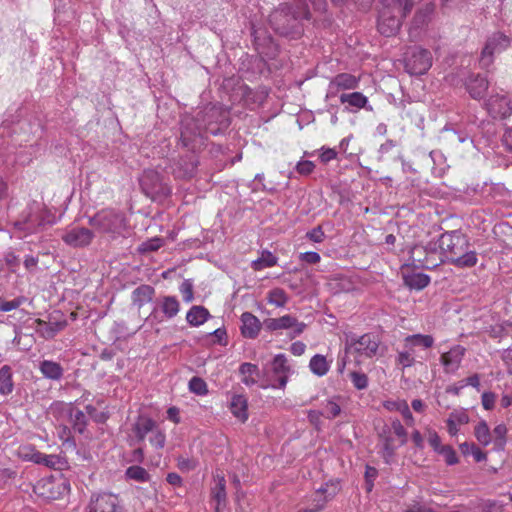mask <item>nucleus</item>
I'll list each match as a JSON object with an SVG mask.
<instances>
[{
    "mask_svg": "<svg viewBox=\"0 0 512 512\" xmlns=\"http://www.w3.org/2000/svg\"><path fill=\"white\" fill-rule=\"evenodd\" d=\"M435 242L444 261L450 262L455 267L471 268L477 264V254L470 249L468 238L461 232L457 230L445 232Z\"/></svg>",
    "mask_w": 512,
    "mask_h": 512,
    "instance_id": "1",
    "label": "nucleus"
},
{
    "mask_svg": "<svg viewBox=\"0 0 512 512\" xmlns=\"http://www.w3.org/2000/svg\"><path fill=\"white\" fill-rule=\"evenodd\" d=\"M310 19L307 1L298 5L281 4L269 15V22L274 31L283 36L300 33V21Z\"/></svg>",
    "mask_w": 512,
    "mask_h": 512,
    "instance_id": "2",
    "label": "nucleus"
},
{
    "mask_svg": "<svg viewBox=\"0 0 512 512\" xmlns=\"http://www.w3.org/2000/svg\"><path fill=\"white\" fill-rule=\"evenodd\" d=\"M89 224L100 234L116 239L124 235L127 219L124 213L114 209H103L89 218Z\"/></svg>",
    "mask_w": 512,
    "mask_h": 512,
    "instance_id": "3",
    "label": "nucleus"
},
{
    "mask_svg": "<svg viewBox=\"0 0 512 512\" xmlns=\"http://www.w3.org/2000/svg\"><path fill=\"white\" fill-rule=\"evenodd\" d=\"M379 439L382 444V457L385 463L390 464L396 450L408 442V433L399 419H392L385 424L380 432Z\"/></svg>",
    "mask_w": 512,
    "mask_h": 512,
    "instance_id": "4",
    "label": "nucleus"
},
{
    "mask_svg": "<svg viewBox=\"0 0 512 512\" xmlns=\"http://www.w3.org/2000/svg\"><path fill=\"white\" fill-rule=\"evenodd\" d=\"M512 43V37L501 31H494L486 37L479 64L483 69H488L495 60V57L505 52Z\"/></svg>",
    "mask_w": 512,
    "mask_h": 512,
    "instance_id": "5",
    "label": "nucleus"
},
{
    "mask_svg": "<svg viewBox=\"0 0 512 512\" xmlns=\"http://www.w3.org/2000/svg\"><path fill=\"white\" fill-rule=\"evenodd\" d=\"M411 264L418 269H434L444 262L434 241L426 245H414L410 250Z\"/></svg>",
    "mask_w": 512,
    "mask_h": 512,
    "instance_id": "6",
    "label": "nucleus"
},
{
    "mask_svg": "<svg viewBox=\"0 0 512 512\" xmlns=\"http://www.w3.org/2000/svg\"><path fill=\"white\" fill-rule=\"evenodd\" d=\"M197 119L200 120L205 132L214 136L221 134L230 125L228 113L216 105L206 106L200 110Z\"/></svg>",
    "mask_w": 512,
    "mask_h": 512,
    "instance_id": "7",
    "label": "nucleus"
},
{
    "mask_svg": "<svg viewBox=\"0 0 512 512\" xmlns=\"http://www.w3.org/2000/svg\"><path fill=\"white\" fill-rule=\"evenodd\" d=\"M51 411L56 417H67L75 432L83 434L86 431L87 416L72 403L54 402L51 405Z\"/></svg>",
    "mask_w": 512,
    "mask_h": 512,
    "instance_id": "8",
    "label": "nucleus"
},
{
    "mask_svg": "<svg viewBox=\"0 0 512 512\" xmlns=\"http://www.w3.org/2000/svg\"><path fill=\"white\" fill-rule=\"evenodd\" d=\"M379 348V341L370 333L360 337L350 336L345 343V352L347 354H358L371 358L376 355Z\"/></svg>",
    "mask_w": 512,
    "mask_h": 512,
    "instance_id": "9",
    "label": "nucleus"
},
{
    "mask_svg": "<svg viewBox=\"0 0 512 512\" xmlns=\"http://www.w3.org/2000/svg\"><path fill=\"white\" fill-rule=\"evenodd\" d=\"M432 66V55L427 49L413 47L407 53L405 69L411 75H423Z\"/></svg>",
    "mask_w": 512,
    "mask_h": 512,
    "instance_id": "10",
    "label": "nucleus"
},
{
    "mask_svg": "<svg viewBox=\"0 0 512 512\" xmlns=\"http://www.w3.org/2000/svg\"><path fill=\"white\" fill-rule=\"evenodd\" d=\"M205 134L207 133L197 116H186L182 119L180 139L183 146L194 149L198 142L202 143Z\"/></svg>",
    "mask_w": 512,
    "mask_h": 512,
    "instance_id": "11",
    "label": "nucleus"
},
{
    "mask_svg": "<svg viewBox=\"0 0 512 512\" xmlns=\"http://www.w3.org/2000/svg\"><path fill=\"white\" fill-rule=\"evenodd\" d=\"M86 512H124V507L116 494L102 492L91 495Z\"/></svg>",
    "mask_w": 512,
    "mask_h": 512,
    "instance_id": "12",
    "label": "nucleus"
},
{
    "mask_svg": "<svg viewBox=\"0 0 512 512\" xmlns=\"http://www.w3.org/2000/svg\"><path fill=\"white\" fill-rule=\"evenodd\" d=\"M140 186L143 192L154 198L155 196H167L171 193L168 185L163 183L161 175L155 170H145L140 178Z\"/></svg>",
    "mask_w": 512,
    "mask_h": 512,
    "instance_id": "13",
    "label": "nucleus"
},
{
    "mask_svg": "<svg viewBox=\"0 0 512 512\" xmlns=\"http://www.w3.org/2000/svg\"><path fill=\"white\" fill-rule=\"evenodd\" d=\"M271 370L276 379L274 383L263 388L271 387L273 389H285L290 374L293 372L292 368L288 364V360L285 354H277L272 360Z\"/></svg>",
    "mask_w": 512,
    "mask_h": 512,
    "instance_id": "14",
    "label": "nucleus"
},
{
    "mask_svg": "<svg viewBox=\"0 0 512 512\" xmlns=\"http://www.w3.org/2000/svg\"><path fill=\"white\" fill-rule=\"evenodd\" d=\"M48 213L44 211L29 212L23 220L15 222V227L27 234L36 233L46 225H52L53 220L47 219Z\"/></svg>",
    "mask_w": 512,
    "mask_h": 512,
    "instance_id": "15",
    "label": "nucleus"
},
{
    "mask_svg": "<svg viewBox=\"0 0 512 512\" xmlns=\"http://www.w3.org/2000/svg\"><path fill=\"white\" fill-rule=\"evenodd\" d=\"M264 325L269 331L293 329L291 338L301 335L306 328L305 323L298 322L297 319L291 315H284L279 318H269L264 321Z\"/></svg>",
    "mask_w": 512,
    "mask_h": 512,
    "instance_id": "16",
    "label": "nucleus"
},
{
    "mask_svg": "<svg viewBox=\"0 0 512 512\" xmlns=\"http://www.w3.org/2000/svg\"><path fill=\"white\" fill-rule=\"evenodd\" d=\"M94 238V232L86 227L73 226L66 230L62 240L74 248L88 246Z\"/></svg>",
    "mask_w": 512,
    "mask_h": 512,
    "instance_id": "17",
    "label": "nucleus"
},
{
    "mask_svg": "<svg viewBox=\"0 0 512 512\" xmlns=\"http://www.w3.org/2000/svg\"><path fill=\"white\" fill-rule=\"evenodd\" d=\"M485 109L493 118H506L511 115L510 101L504 94H492L484 102Z\"/></svg>",
    "mask_w": 512,
    "mask_h": 512,
    "instance_id": "18",
    "label": "nucleus"
},
{
    "mask_svg": "<svg viewBox=\"0 0 512 512\" xmlns=\"http://www.w3.org/2000/svg\"><path fill=\"white\" fill-rule=\"evenodd\" d=\"M358 86V77L349 73H340L333 77L329 82L326 97H334L340 90H352L358 88Z\"/></svg>",
    "mask_w": 512,
    "mask_h": 512,
    "instance_id": "19",
    "label": "nucleus"
},
{
    "mask_svg": "<svg viewBox=\"0 0 512 512\" xmlns=\"http://www.w3.org/2000/svg\"><path fill=\"white\" fill-rule=\"evenodd\" d=\"M466 349L461 345L453 346L448 352L440 357V362L444 367V371L449 374L455 373L463 360Z\"/></svg>",
    "mask_w": 512,
    "mask_h": 512,
    "instance_id": "20",
    "label": "nucleus"
},
{
    "mask_svg": "<svg viewBox=\"0 0 512 512\" xmlns=\"http://www.w3.org/2000/svg\"><path fill=\"white\" fill-rule=\"evenodd\" d=\"M489 87V81L481 74L471 73L465 81V88L470 97L475 100L482 99Z\"/></svg>",
    "mask_w": 512,
    "mask_h": 512,
    "instance_id": "21",
    "label": "nucleus"
},
{
    "mask_svg": "<svg viewBox=\"0 0 512 512\" xmlns=\"http://www.w3.org/2000/svg\"><path fill=\"white\" fill-rule=\"evenodd\" d=\"M342 104H347L345 111L357 112L360 109L373 111L371 105H368V98L361 92L342 93L339 97Z\"/></svg>",
    "mask_w": 512,
    "mask_h": 512,
    "instance_id": "22",
    "label": "nucleus"
},
{
    "mask_svg": "<svg viewBox=\"0 0 512 512\" xmlns=\"http://www.w3.org/2000/svg\"><path fill=\"white\" fill-rule=\"evenodd\" d=\"M241 334L245 338L254 339L261 330L260 320L250 312H244L241 315Z\"/></svg>",
    "mask_w": 512,
    "mask_h": 512,
    "instance_id": "23",
    "label": "nucleus"
},
{
    "mask_svg": "<svg viewBox=\"0 0 512 512\" xmlns=\"http://www.w3.org/2000/svg\"><path fill=\"white\" fill-rule=\"evenodd\" d=\"M384 407L389 411H397L399 415L403 416V419L407 426H414L415 419L410 411L409 405L405 400H390L384 402Z\"/></svg>",
    "mask_w": 512,
    "mask_h": 512,
    "instance_id": "24",
    "label": "nucleus"
},
{
    "mask_svg": "<svg viewBox=\"0 0 512 512\" xmlns=\"http://www.w3.org/2000/svg\"><path fill=\"white\" fill-rule=\"evenodd\" d=\"M154 294L155 289L152 286L146 284L140 285L132 291V303L140 309L145 304L152 301Z\"/></svg>",
    "mask_w": 512,
    "mask_h": 512,
    "instance_id": "25",
    "label": "nucleus"
},
{
    "mask_svg": "<svg viewBox=\"0 0 512 512\" xmlns=\"http://www.w3.org/2000/svg\"><path fill=\"white\" fill-rule=\"evenodd\" d=\"M157 423L150 417L140 415L133 424V432L139 441H143L148 433L154 431Z\"/></svg>",
    "mask_w": 512,
    "mask_h": 512,
    "instance_id": "26",
    "label": "nucleus"
},
{
    "mask_svg": "<svg viewBox=\"0 0 512 512\" xmlns=\"http://www.w3.org/2000/svg\"><path fill=\"white\" fill-rule=\"evenodd\" d=\"M231 413L240 421L245 422L248 419V401L244 395H233L230 403Z\"/></svg>",
    "mask_w": 512,
    "mask_h": 512,
    "instance_id": "27",
    "label": "nucleus"
},
{
    "mask_svg": "<svg viewBox=\"0 0 512 512\" xmlns=\"http://www.w3.org/2000/svg\"><path fill=\"white\" fill-rule=\"evenodd\" d=\"M39 370L42 375L50 380L58 381L63 377L62 366L52 360H43L39 364Z\"/></svg>",
    "mask_w": 512,
    "mask_h": 512,
    "instance_id": "28",
    "label": "nucleus"
},
{
    "mask_svg": "<svg viewBox=\"0 0 512 512\" xmlns=\"http://www.w3.org/2000/svg\"><path fill=\"white\" fill-rule=\"evenodd\" d=\"M434 10L435 5L432 2H428L420 7L413 17L412 27L418 29L425 26L430 21Z\"/></svg>",
    "mask_w": 512,
    "mask_h": 512,
    "instance_id": "29",
    "label": "nucleus"
},
{
    "mask_svg": "<svg viewBox=\"0 0 512 512\" xmlns=\"http://www.w3.org/2000/svg\"><path fill=\"white\" fill-rule=\"evenodd\" d=\"M239 373L242 375V383L250 387L257 383L260 370L256 364L244 362L239 367Z\"/></svg>",
    "mask_w": 512,
    "mask_h": 512,
    "instance_id": "30",
    "label": "nucleus"
},
{
    "mask_svg": "<svg viewBox=\"0 0 512 512\" xmlns=\"http://www.w3.org/2000/svg\"><path fill=\"white\" fill-rule=\"evenodd\" d=\"M158 308L167 319H172L178 314L180 303L175 296H164L158 302Z\"/></svg>",
    "mask_w": 512,
    "mask_h": 512,
    "instance_id": "31",
    "label": "nucleus"
},
{
    "mask_svg": "<svg viewBox=\"0 0 512 512\" xmlns=\"http://www.w3.org/2000/svg\"><path fill=\"white\" fill-rule=\"evenodd\" d=\"M29 460L35 464L44 465L48 468L55 469L61 464V458L55 454H45L39 451H33Z\"/></svg>",
    "mask_w": 512,
    "mask_h": 512,
    "instance_id": "32",
    "label": "nucleus"
},
{
    "mask_svg": "<svg viewBox=\"0 0 512 512\" xmlns=\"http://www.w3.org/2000/svg\"><path fill=\"white\" fill-rule=\"evenodd\" d=\"M404 344L405 347L410 350H413V348L416 346L428 349L434 345V338L431 335L413 334L408 335L404 339Z\"/></svg>",
    "mask_w": 512,
    "mask_h": 512,
    "instance_id": "33",
    "label": "nucleus"
},
{
    "mask_svg": "<svg viewBox=\"0 0 512 512\" xmlns=\"http://www.w3.org/2000/svg\"><path fill=\"white\" fill-rule=\"evenodd\" d=\"M209 317V311L203 306H192L186 314L187 322L194 327L202 325Z\"/></svg>",
    "mask_w": 512,
    "mask_h": 512,
    "instance_id": "34",
    "label": "nucleus"
},
{
    "mask_svg": "<svg viewBox=\"0 0 512 512\" xmlns=\"http://www.w3.org/2000/svg\"><path fill=\"white\" fill-rule=\"evenodd\" d=\"M215 485L212 488V497L216 500L217 505L215 507L216 511H219L220 505L226 500V481L224 476L216 475L214 477Z\"/></svg>",
    "mask_w": 512,
    "mask_h": 512,
    "instance_id": "35",
    "label": "nucleus"
},
{
    "mask_svg": "<svg viewBox=\"0 0 512 512\" xmlns=\"http://www.w3.org/2000/svg\"><path fill=\"white\" fill-rule=\"evenodd\" d=\"M404 283L410 289L422 290L430 283V277L424 273H412L404 276Z\"/></svg>",
    "mask_w": 512,
    "mask_h": 512,
    "instance_id": "36",
    "label": "nucleus"
},
{
    "mask_svg": "<svg viewBox=\"0 0 512 512\" xmlns=\"http://www.w3.org/2000/svg\"><path fill=\"white\" fill-rule=\"evenodd\" d=\"M474 436L477 441L484 447L492 442V433L485 420L479 421L474 427Z\"/></svg>",
    "mask_w": 512,
    "mask_h": 512,
    "instance_id": "37",
    "label": "nucleus"
},
{
    "mask_svg": "<svg viewBox=\"0 0 512 512\" xmlns=\"http://www.w3.org/2000/svg\"><path fill=\"white\" fill-rule=\"evenodd\" d=\"M309 368L313 374L318 377H322L328 373L330 365L325 356L316 354L311 358Z\"/></svg>",
    "mask_w": 512,
    "mask_h": 512,
    "instance_id": "38",
    "label": "nucleus"
},
{
    "mask_svg": "<svg viewBox=\"0 0 512 512\" xmlns=\"http://www.w3.org/2000/svg\"><path fill=\"white\" fill-rule=\"evenodd\" d=\"M124 475L126 480H133L140 483L148 482L151 478L148 471L145 468L138 465L129 466L125 470Z\"/></svg>",
    "mask_w": 512,
    "mask_h": 512,
    "instance_id": "39",
    "label": "nucleus"
},
{
    "mask_svg": "<svg viewBox=\"0 0 512 512\" xmlns=\"http://www.w3.org/2000/svg\"><path fill=\"white\" fill-rule=\"evenodd\" d=\"M276 264H277V257H275L269 251H263L259 258L252 261L251 267L255 271H260L265 268L275 266Z\"/></svg>",
    "mask_w": 512,
    "mask_h": 512,
    "instance_id": "40",
    "label": "nucleus"
},
{
    "mask_svg": "<svg viewBox=\"0 0 512 512\" xmlns=\"http://www.w3.org/2000/svg\"><path fill=\"white\" fill-rule=\"evenodd\" d=\"M13 390L12 372L7 365L0 369V394L8 395Z\"/></svg>",
    "mask_w": 512,
    "mask_h": 512,
    "instance_id": "41",
    "label": "nucleus"
},
{
    "mask_svg": "<svg viewBox=\"0 0 512 512\" xmlns=\"http://www.w3.org/2000/svg\"><path fill=\"white\" fill-rule=\"evenodd\" d=\"M39 325H43L42 336L46 339H52L59 331L64 329L66 322H49L46 323L43 320L38 321Z\"/></svg>",
    "mask_w": 512,
    "mask_h": 512,
    "instance_id": "42",
    "label": "nucleus"
},
{
    "mask_svg": "<svg viewBox=\"0 0 512 512\" xmlns=\"http://www.w3.org/2000/svg\"><path fill=\"white\" fill-rule=\"evenodd\" d=\"M288 301L286 292L281 288H274L268 293V302L276 307H283Z\"/></svg>",
    "mask_w": 512,
    "mask_h": 512,
    "instance_id": "43",
    "label": "nucleus"
},
{
    "mask_svg": "<svg viewBox=\"0 0 512 512\" xmlns=\"http://www.w3.org/2000/svg\"><path fill=\"white\" fill-rule=\"evenodd\" d=\"M508 429L505 424L501 423L494 427L493 435H494V444L498 450H503L506 445V435Z\"/></svg>",
    "mask_w": 512,
    "mask_h": 512,
    "instance_id": "44",
    "label": "nucleus"
},
{
    "mask_svg": "<svg viewBox=\"0 0 512 512\" xmlns=\"http://www.w3.org/2000/svg\"><path fill=\"white\" fill-rule=\"evenodd\" d=\"M471 448V454L476 462H482L487 459V454L483 452L475 443L464 442L460 444V450L464 455H468V448Z\"/></svg>",
    "mask_w": 512,
    "mask_h": 512,
    "instance_id": "45",
    "label": "nucleus"
},
{
    "mask_svg": "<svg viewBox=\"0 0 512 512\" xmlns=\"http://www.w3.org/2000/svg\"><path fill=\"white\" fill-rule=\"evenodd\" d=\"M189 390L199 396L206 395L208 393V388L206 382L197 376H194L189 381Z\"/></svg>",
    "mask_w": 512,
    "mask_h": 512,
    "instance_id": "46",
    "label": "nucleus"
},
{
    "mask_svg": "<svg viewBox=\"0 0 512 512\" xmlns=\"http://www.w3.org/2000/svg\"><path fill=\"white\" fill-rule=\"evenodd\" d=\"M349 377H350V380H351L353 386L357 390H364L368 387L369 380L365 373L360 372V371H352L349 374Z\"/></svg>",
    "mask_w": 512,
    "mask_h": 512,
    "instance_id": "47",
    "label": "nucleus"
},
{
    "mask_svg": "<svg viewBox=\"0 0 512 512\" xmlns=\"http://www.w3.org/2000/svg\"><path fill=\"white\" fill-rule=\"evenodd\" d=\"M322 413L327 419H334L340 415L341 407L335 400L331 399L326 402Z\"/></svg>",
    "mask_w": 512,
    "mask_h": 512,
    "instance_id": "48",
    "label": "nucleus"
},
{
    "mask_svg": "<svg viewBox=\"0 0 512 512\" xmlns=\"http://www.w3.org/2000/svg\"><path fill=\"white\" fill-rule=\"evenodd\" d=\"M152 435L149 438V442L152 446H154L156 449H162L165 446L166 442V435L164 431L158 428V426L155 427L154 431L151 432Z\"/></svg>",
    "mask_w": 512,
    "mask_h": 512,
    "instance_id": "49",
    "label": "nucleus"
},
{
    "mask_svg": "<svg viewBox=\"0 0 512 512\" xmlns=\"http://www.w3.org/2000/svg\"><path fill=\"white\" fill-rule=\"evenodd\" d=\"M164 241L162 238L154 237L145 242H143L140 246V251L142 252H153L157 251L162 247Z\"/></svg>",
    "mask_w": 512,
    "mask_h": 512,
    "instance_id": "50",
    "label": "nucleus"
},
{
    "mask_svg": "<svg viewBox=\"0 0 512 512\" xmlns=\"http://www.w3.org/2000/svg\"><path fill=\"white\" fill-rule=\"evenodd\" d=\"M413 350L401 351L398 353L397 361L404 368L411 367L415 363V359L412 354Z\"/></svg>",
    "mask_w": 512,
    "mask_h": 512,
    "instance_id": "51",
    "label": "nucleus"
},
{
    "mask_svg": "<svg viewBox=\"0 0 512 512\" xmlns=\"http://www.w3.org/2000/svg\"><path fill=\"white\" fill-rule=\"evenodd\" d=\"M58 435L64 445L75 447V441L72 438L71 430L67 426L58 427Z\"/></svg>",
    "mask_w": 512,
    "mask_h": 512,
    "instance_id": "52",
    "label": "nucleus"
},
{
    "mask_svg": "<svg viewBox=\"0 0 512 512\" xmlns=\"http://www.w3.org/2000/svg\"><path fill=\"white\" fill-rule=\"evenodd\" d=\"M439 453L444 456L445 461L448 465H454L458 462L456 452L450 446H442L441 449L439 450Z\"/></svg>",
    "mask_w": 512,
    "mask_h": 512,
    "instance_id": "53",
    "label": "nucleus"
},
{
    "mask_svg": "<svg viewBox=\"0 0 512 512\" xmlns=\"http://www.w3.org/2000/svg\"><path fill=\"white\" fill-rule=\"evenodd\" d=\"M23 303V298H15L13 300H1L0 299V311L10 312L17 309Z\"/></svg>",
    "mask_w": 512,
    "mask_h": 512,
    "instance_id": "54",
    "label": "nucleus"
},
{
    "mask_svg": "<svg viewBox=\"0 0 512 512\" xmlns=\"http://www.w3.org/2000/svg\"><path fill=\"white\" fill-rule=\"evenodd\" d=\"M179 289L185 302L193 300V284L190 280H185Z\"/></svg>",
    "mask_w": 512,
    "mask_h": 512,
    "instance_id": "55",
    "label": "nucleus"
},
{
    "mask_svg": "<svg viewBox=\"0 0 512 512\" xmlns=\"http://www.w3.org/2000/svg\"><path fill=\"white\" fill-rule=\"evenodd\" d=\"M86 414L97 423L104 422L106 417L103 412H99L97 408L91 404L85 406Z\"/></svg>",
    "mask_w": 512,
    "mask_h": 512,
    "instance_id": "56",
    "label": "nucleus"
},
{
    "mask_svg": "<svg viewBox=\"0 0 512 512\" xmlns=\"http://www.w3.org/2000/svg\"><path fill=\"white\" fill-rule=\"evenodd\" d=\"M496 401V394L491 391H486L481 396V403L485 410H492Z\"/></svg>",
    "mask_w": 512,
    "mask_h": 512,
    "instance_id": "57",
    "label": "nucleus"
},
{
    "mask_svg": "<svg viewBox=\"0 0 512 512\" xmlns=\"http://www.w3.org/2000/svg\"><path fill=\"white\" fill-rule=\"evenodd\" d=\"M314 168H315L314 163L309 160L300 161L296 165V170L301 175L311 174L313 172Z\"/></svg>",
    "mask_w": 512,
    "mask_h": 512,
    "instance_id": "58",
    "label": "nucleus"
},
{
    "mask_svg": "<svg viewBox=\"0 0 512 512\" xmlns=\"http://www.w3.org/2000/svg\"><path fill=\"white\" fill-rule=\"evenodd\" d=\"M306 236L309 240H311L312 242H315V243H321L325 238V234H324L321 226H317V227L313 228L312 230L307 232Z\"/></svg>",
    "mask_w": 512,
    "mask_h": 512,
    "instance_id": "59",
    "label": "nucleus"
},
{
    "mask_svg": "<svg viewBox=\"0 0 512 512\" xmlns=\"http://www.w3.org/2000/svg\"><path fill=\"white\" fill-rule=\"evenodd\" d=\"M209 336L215 337L214 344L226 345L227 344V333L225 328H217L209 334Z\"/></svg>",
    "mask_w": 512,
    "mask_h": 512,
    "instance_id": "60",
    "label": "nucleus"
},
{
    "mask_svg": "<svg viewBox=\"0 0 512 512\" xmlns=\"http://www.w3.org/2000/svg\"><path fill=\"white\" fill-rule=\"evenodd\" d=\"M320 151H321V153H320V160L323 163H328V162L334 160L337 157V152L333 148H328V147H324L323 146L320 149Z\"/></svg>",
    "mask_w": 512,
    "mask_h": 512,
    "instance_id": "61",
    "label": "nucleus"
},
{
    "mask_svg": "<svg viewBox=\"0 0 512 512\" xmlns=\"http://www.w3.org/2000/svg\"><path fill=\"white\" fill-rule=\"evenodd\" d=\"M448 418L452 419V421L457 425H463L469 422V416L464 411H454L449 415Z\"/></svg>",
    "mask_w": 512,
    "mask_h": 512,
    "instance_id": "62",
    "label": "nucleus"
},
{
    "mask_svg": "<svg viewBox=\"0 0 512 512\" xmlns=\"http://www.w3.org/2000/svg\"><path fill=\"white\" fill-rule=\"evenodd\" d=\"M300 260L308 264H317L320 262V255L314 251H308L301 253L299 256Z\"/></svg>",
    "mask_w": 512,
    "mask_h": 512,
    "instance_id": "63",
    "label": "nucleus"
},
{
    "mask_svg": "<svg viewBox=\"0 0 512 512\" xmlns=\"http://www.w3.org/2000/svg\"><path fill=\"white\" fill-rule=\"evenodd\" d=\"M502 142L512 152V128H507L503 134Z\"/></svg>",
    "mask_w": 512,
    "mask_h": 512,
    "instance_id": "64",
    "label": "nucleus"
}]
</instances>
